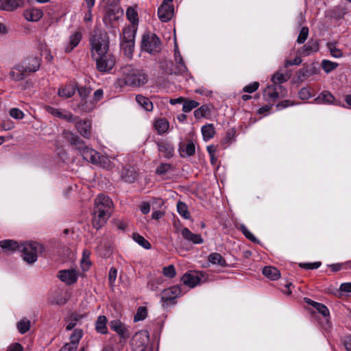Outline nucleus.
<instances>
[{
	"mask_svg": "<svg viewBox=\"0 0 351 351\" xmlns=\"http://www.w3.org/2000/svg\"><path fill=\"white\" fill-rule=\"evenodd\" d=\"M62 137L74 147L82 156L83 158L93 164H97L99 161H108V158L101 156L97 151L86 145L84 141L73 132L64 130L62 132Z\"/></svg>",
	"mask_w": 351,
	"mask_h": 351,
	"instance_id": "f257e3e1",
	"label": "nucleus"
},
{
	"mask_svg": "<svg viewBox=\"0 0 351 351\" xmlns=\"http://www.w3.org/2000/svg\"><path fill=\"white\" fill-rule=\"evenodd\" d=\"M113 203L111 199L104 194H99L95 199L92 223L96 229L101 228L111 216Z\"/></svg>",
	"mask_w": 351,
	"mask_h": 351,
	"instance_id": "f03ea898",
	"label": "nucleus"
},
{
	"mask_svg": "<svg viewBox=\"0 0 351 351\" xmlns=\"http://www.w3.org/2000/svg\"><path fill=\"white\" fill-rule=\"evenodd\" d=\"M123 75V81L126 85L141 86L147 82V76L141 69H134L132 65H127L121 68Z\"/></svg>",
	"mask_w": 351,
	"mask_h": 351,
	"instance_id": "7ed1b4c3",
	"label": "nucleus"
},
{
	"mask_svg": "<svg viewBox=\"0 0 351 351\" xmlns=\"http://www.w3.org/2000/svg\"><path fill=\"white\" fill-rule=\"evenodd\" d=\"M93 58L111 53L109 51V40L106 32H95L90 38Z\"/></svg>",
	"mask_w": 351,
	"mask_h": 351,
	"instance_id": "20e7f679",
	"label": "nucleus"
},
{
	"mask_svg": "<svg viewBox=\"0 0 351 351\" xmlns=\"http://www.w3.org/2000/svg\"><path fill=\"white\" fill-rule=\"evenodd\" d=\"M40 245L37 242L29 241L21 243L19 251L22 253L23 260L29 264L37 261L38 251Z\"/></svg>",
	"mask_w": 351,
	"mask_h": 351,
	"instance_id": "39448f33",
	"label": "nucleus"
},
{
	"mask_svg": "<svg viewBox=\"0 0 351 351\" xmlns=\"http://www.w3.org/2000/svg\"><path fill=\"white\" fill-rule=\"evenodd\" d=\"M141 49L149 54H156L161 51L160 38L154 34H146L142 37Z\"/></svg>",
	"mask_w": 351,
	"mask_h": 351,
	"instance_id": "423d86ee",
	"label": "nucleus"
},
{
	"mask_svg": "<svg viewBox=\"0 0 351 351\" xmlns=\"http://www.w3.org/2000/svg\"><path fill=\"white\" fill-rule=\"evenodd\" d=\"M34 62L33 66L28 64L21 65L17 64L14 66L12 71H10V75L14 81H20L23 80L27 76V73L35 72L38 70V60L36 59H32Z\"/></svg>",
	"mask_w": 351,
	"mask_h": 351,
	"instance_id": "0eeeda50",
	"label": "nucleus"
},
{
	"mask_svg": "<svg viewBox=\"0 0 351 351\" xmlns=\"http://www.w3.org/2000/svg\"><path fill=\"white\" fill-rule=\"evenodd\" d=\"M93 59L96 62L97 69L103 73L110 71L115 64V58L112 53H107Z\"/></svg>",
	"mask_w": 351,
	"mask_h": 351,
	"instance_id": "6e6552de",
	"label": "nucleus"
},
{
	"mask_svg": "<svg viewBox=\"0 0 351 351\" xmlns=\"http://www.w3.org/2000/svg\"><path fill=\"white\" fill-rule=\"evenodd\" d=\"M181 295V289L179 286H172L163 290L161 293V301L163 306H167L169 304H175V300Z\"/></svg>",
	"mask_w": 351,
	"mask_h": 351,
	"instance_id": "1a4fd4ad",
	"label": "nucleus"
},
{
	"mask_svg": "<svg viewBox=\"0 0 351 351\" xmlns=\"http://www.w3.org/2000/svg\"><path fill=\"white\" fill-rule=\"evenodd\" d=\"M149 341V332L147 330H141L136 332L132 338V344L138 351H145Z\"/></svg>",
	"mask_w": 351,
	"mask_h": 351,
	"instance_id": "9d476101",
	"label": "nucleus"
},
{
	"mask_svg": "<svg viewBox=\"0 0 351 351\" xmlns=\"http://www.w3.org/2000/svg\"><path fill=\"white\" fill-rule=\"evenodd\" d=\"M45 109L48 113L55 117L64 119L70 123H73L76 121L77 117H75L71 112L65 110L56 108L49 106H45Z\"/></svg>",
	"mask_w": 351,
	"mask_h": 351,
	"instance_id": "9b49d317",
	"label": "nucleus"
},
{
	"mask_svg": "<svg viewBox=\"0 0 351 351\" xmlns=\"http://www.w3.org/2000/svg\"><path fill=\"white\" fill-rule=\"evenodd\" d=\"M76 90L78 91V94L80 96L82 101L79 104V108L84 112H90L93 110V107L91 105H88L86 101V98L88 97L91 92V89L86 87H77Z\"/></svg>",
	"mask_w": 351,
	"mask_h": 351,
	"instance_id": "f8f14e48",
	"label": "nucleus"
},
{
	"mask_svg": "<svg viewBox=\"0 0 351 351\" xmlns=\"http://www.w3.org/2000/svg\"><path fill=\"white\" fill-rule=\"evenodd\" d=\"M110 328L116 332L121 339H128L130 337L128 328L119 319H114L110 322Z\"/></svg>",
	"mask_w": 351,
	"mask_h": 351,
	"instance_id": "ddd939ff",
	"label": "nucleus"
},
{
	"mask_svg": "<svg viewBox=\"0 0 351 351\" xmlns=\"http://www.w3.org/2000/svg\"><path fill=\"white\" fill-rule=\"evenodd\" d=\"M58 278L61 281L69 285L77 281L78 275L75 269H65L59 271Z\"/></svg>",
	"mask_w": 351,
	"mask_h": 351,
	"instance_id": "4468645a",
	"label": "nucleus"
},
{
	"mask_svg": "<svg viewBox=\"0 0 351 351\" xmlns=\"http://www.w3.org/2000/svg\"><path fill=\"white\" fill-rule=\"evenodd\" d=\"M281 85L268 86L263 91V97L269 102L274 103L279 98L278 89L282 88Z\"/></svg>",
	"mask_w": 351,
	"mask_h": 351,
	"instance_id": "2eb2a0df",
	"label": "nucleus"
},
{
	"mask_svg": "<svg viewBox=\"0 0 351 351\" xmlns=\"http://www.w3.org/2000/svg\"><path fill=\"white\" fill-rule=\"evenodd\" d=\"M173 12V5L161 4L158 9V16L161 21L167 22L171 19Z\"/></svg>",
	"mask_w": 351,
	"mask_h": 351,
	"instance_id": "dca6fc26",
	"label": "nucleus"
},
{
	"mask_svg": "<svg viewBox=\"0 0 351 351\" xmlns=\"http://www.w3.org/2000/svg\"><path fill=\"white\" fill-rule=\"evenodd\" d=\"M319 50V43L317 40H310L302 47L298 49L297 53L300 56H308L312 53L317 52Z\"/></svg>",
	"mask_w": 351,
	"mask_h": 351,
	"instance_id": "f3484780",
	"label": "nucleus"
},
{
	"mask_svg": "<svg viewBox=\"0 0 351 351\" xmlns=\"http://www.w3.org/2000/svg\"><path fill=\"white\" fill-rule=\"evenodd\" d=\"M75 128L84 138L89 139L91 137V123L89 121L80 120L76 122Z\"/></svg>",
	"mask_w": 351,
	"mask_h": 351,
	"instance_id": "a211bd4d",
	"label": "nucleus"
},
{
	"mask_svg": "<svg viewBox=\"0 0 351 351\" xmlns=\"http://www.w3.org/2000/svg\"><path fill=\"white\" fill-rule=\"evenodd\" d=\"M43 16V12L38 8H30L23 12V16L28 21H38Z\"/></svg>",
	"mask_w": 351,
	"mask_h": 351,
	"instance_id": "6ab92c4d",
	"label": "nucleus"
},
{
	"mask_svg": "<svg viewBox=\"0 0 351 351\" xmlns=\"http://www.w3.org/2000/svg\"><path fill=\"white\" fill-rule=\"evenodd\" d=\"M138 172L134 167H125L121 172V178L125 182L133 183L138 178Z\"/></svg>",
	"mask_w": 351,
	"mask_h": 351,
	"instance_id": "aec40b11",
	"label": "nucleus"
},
{
	"mask_svg": "<svg viewBox=\"0 0 351 351\" xmlns=\"http://www.w3.org/2000/svg\"><path fill=\"white\" fill-rule=\"evenodd\" d=\"M24 5V0H3L0 10L12 12Z\"/></svg>",
	"mask_w": 351,
	"mask_h": 351,
	"instance_id": "412c9836",
	"label": "nucleus"
},
{
	"mask_svg": "<svg viewBox=\"0 0 351 351\" xmlns=\"http://www.w3.org/2000/svg\"><path fill=\"white\" fill-rule=\"evenodd\" d=\"M182 237L194 244H201L204 243V239L199 234H193L189 228H184L181 230Z\"/></svg>",
	"mask_w": 351,
	"mask_h": 351,
	"instance_id": "4be33fe9",
	"label": "nucleus"
},
{
	"mask_svg": "<svg viewBox=\"0 0 351 351\" xmlns=\"http://www.w3.org/2000/svg\"><path fill=\"white\" fill-rule=\"evenodd\" d=\"M181 280L184 285L193 288L200 282L201 278L197 274L187 272L183 275Z\"/></svg>",
	"mask_w": 351,
	"mask_h": 351,
	"instance_id": "5701e85b",
	"label": "nucleus"
},
{
	"mask_svg": "<svg viewBox=\"0 0 351 351\" xmlns=\"http://www.w3.org/2000/svg\"><path fill=\"white\" fill-rule=\"evenodd\" d=\"M158 149L165 158H171L173 156L174 148L171 143L166 141H161L157 143Z\"/></svg>",
	"mask_w": 351,
	"mask_h": 351,
	"instance_id": "b1692460",
	"label": "nucleus"
},
{
	"mask_svg": "<svg viewBox=\"0 0 351 351\" xmlns=\"http://www.w3.org/2000/svg\"><path fill=\"white\" fill-rule=\"evenodd\" d=\"M179 152L181 157L193 156L195 153L194 143L191 140H189L186 144L181 143L179 145Z\"/></svg>",
	"mask_w": 351,
	"mask_h": 351,
	"instance_id": "393cba45",
	"label": "nucleus"
},
{
	"mask_svg": "<svg viewBox=\"0 0 351 351\" xmlns=\"http://www.w3.org/2000/svg\"><path fill=\"white\" fill-rule=\"evenodd\" d=\"M77 86L75 84H68L59 88L58 95L63 99H68L74 95Z\"/></svg>",
	"mask_w": 351,
	"mask_h": 351,
	"instance_id": "a878e982",
	"label": "nucleus"
},
{
	"mask_svg": "<svg viewBox=\"0 0 351 351\" xmlns=\"http://www.w3.org/2000/svg\"><path fill=\"white\" fill-rule=\"evenodd\" d=\"M316 73V69L312 65H304L298 71L297 79L299 82H303Z\"/></svg>",
	"mask_w": 351,
	"mask_h": 351,
	"instance_id": "bb28decb",
	"label": "nucleus"
},
{
	"mask_svg": "<svg viewBox=\"0 0 351 351\" xmlns=\"http://www.w3.org/2000/svg\"><path fill=\"white\" fill-rule=\"evenodd\" d=\"M314 101L317 104H337L335 97L328 90L322 91Z\"/></svg>",
	"mask_w": 351,
	"mask_h": 351,
	"instance_id": "cd10ccee",
	"label": "nucleus"
},
{
	"mask_svg": "<svg viewBox=\"0 0 351 351\" xmlns=\"http://www.w3.org/2000/svg\"><path fill=\"white\" fill-rule=\"evenodd\" d=\"M20 246L21 244L14 240L5 239L0 241V247L7 252H14L16 250L19 251Z\"/></svg>",
	"mask_w": 351,
	"mask_h": 351,
	"instance_id": "c85d7f7f",
	"label": "nucleus"
},
{
	"mask_svg": "<svg viewBox=\"0 0 351 351\" xmlns=\"http://www.w3.org/2000/svg\"><path fill=\"white\" fill-rule=\"evenodd\" d=\"M304 300L306 304L313 306L323 316H324V317L329 316V315H330L329 310L326 307V306H325L324 304L315 302L308 298H304Z\"/></svg>",
	"mask_w": 351,
	"mask_h": 351,
	"instance_id": "c756f323",
	"label": "nucleus"
},
{
	"mask_svg": "<svg viewBox=\"0 0 351 351\" xmlns=\"http://www.w3.org/2000/svg\"><path fill=\"white\" fill-rule=\"evenodd\" d=\"M82 38V34L80 32H75L71 34L69 37V42L68 45L65 48L66 52L71 51L75 47H76Z\"/></svg>",
	"mask_w": 351,
	"mask_h": 351,
	"instance_id": "7c9ffc66",
	"label": "nucleus"
},
{
	"mask_svg": "<svg viewBox=\"0 0 351 351\" xmlns=\"http://www.w3.org/2000/svg\"><path fill=\"white\" fill-rule=\"evenodd\" d=\"M263 274L265 277L271 280H276L280 276V271L276 267L272 266H265L263 269Z\"/></svg>",
	"mask_w": 351,
	"mask_h": 351,
	"instance_id": "2f4dec72",
	"label": "nucleus"
},
{
	"mask_svg": "<svg viewBox=\"0 0 351 351\" xmlns=\"http://www.w3.org/2000/svg\"><path fill=\"white\" fill-rule=\"evenodd\" d=\"M135 34L136 31L133 27H126L123 29L121 43L134 42Z\"/></svg>",
	"mask_w": 351,
	"mask_h": 351,
	"instance_id": "473e14b6",
	"label": "nucleus"
},
{
	"mask_svg": "<svg viewBox=\"0 0 351 351\" xmlns=\"http://www.w3.org/2000/svg\"><path fill=\"white\" fill-rule=\"evenodd\" d=\"M137 103L143 108L145 110L151 112L153 110V104L151 100L141 95H138L136 97Z\"/></svg>",
	"mask_w": 351,
	"mask_h": 351,
	"instance_id": "72a5a7b5",
	"label": "nucleus"
},
{
	"mask_svg": "<svg viewBox=\"0 0 351 351\" xmlns=\"http://www.w3.org/2000/svg\"><path fill=\"white\" fill-rule=\"evenodd\" d=\"M107 324V318L104 315H100L97 317V319L95 322V329L96 330L101 334H106L108 332V329L106 327Z\"/></svg>",
	"mask_w": 351,
	"mask_h": 351,
	"instance_id": "f704fd0d",
	"label": "nucleus"
},
{
	"mask_svg": "<svg viewBox=\"0 0 351 351\" xmlns=\"http://www.w3.org/2000/svg\"><path fill=\"white\" fill-rule=\"evenodd\" d=\"M208 261L213 265H218L221 267L227 265L225 258L219 253H211L208 258Z\"/></svg>",
	"mask_w": 351,
	"mask_h": 351,
	"instance_id": "c9c22d12",
	"label": "nucleus"
},
{
	"mask_svg": "<svg viewBox=\"0 0 351 351\" xmlns=\"http://www.w3.org/2000/svg\"><path fill=\"white\" fill-rule=\"evenodd\" d=\"M202 133L203 139L205 141H208L213 138L215 134V130L213 124H208L202 126Z\"/></svg>",
	"mask_w": 351,
	"mask_h": 351,
	"instance_id": "e433bc0d",
	"label": "nucleus"
},
{
	"mask_svg": "<svg viewBox=\"0 0 351 351\" xmlns=\"http://www.w3.org/2000/svg\"><path fill=\"white\" fill-rule=\"evenodd\" d=\"M155 129L160 134L165 133L169 128V122L164 119H158L154 124Z\"/></svg>",
	"mask_w": 351,
	"mask_h": 351,
	"instance_id": "4c0bfd02",
	"label": "nucleus"
},
{
	"mask_svg": "<svg viewBox=\"0 0 351 351\" xmlns=\"http://www.w3.org/2000/svg\"><path fill=\"white\" fill-rule=\"evenodd\" d=\"M210 110L208 105H203L194 111V116L196 119L208 117L210 116Z\"/></svg>",
	"mask_w": 351,
	"mask_h": 351,
	"instance_id": "58836bf2",
	"label": "nucleus"
},
{
	"mask_svg": "<svg viewBox=\"0 0 351 351\" xmlns=\"http://www.w3.org/2000/svg\"><path fill=\"white\" fill-rule=\"evenodd\" d=\"M31 322L27 318L21 319L16 324L17 330L21 334H25L29 330Z\"/></svg>",
	"mask_w": 351,
	"mask_h": 351,
	"instance_id": "ea45409f",
	"label": "nucleus"
},
{
	"mask_svg": "<svg viewBox=\"0 0 351 351\" xmlns=\"http://www.w3.org/2000/svg\"><path fill=\"white\" fill-rule=\"evenodd\" d=\"M121 48L125 56L131 58L134 52V42L121 43Z\"/></svg>",
	"mask_w": 351,
	"mask_h": 351,
	"instance_id": "a19ab883",
	"label": "nucleus"
},
{
	"mask_svg": "<svg viewBox=\"0 0 351 351\" xmlns=\"http://www.w3.org/2000/svg\"><path fill=\"white\" fill-rule=\"evenodd\" d=\"M132 239L143 248L146 250H149L151 248V244L143 236L137 233H134L132 234Z\"/></svg>",
	"mask_w": 351,
	"mask_h": 351,
	"instance_id": "79ce46f5",
	"label": "nucleus"
},
{
	"mask_svg": "<svg viewBox=\"0 0 351 351\" xmlns=\"http://www.w3.org/2000/svg\"><path fill=\"white\" fill-rule=\"evenodd\" d=\"M177 210L183 218L186 219L190 218V213L188 210V207L185 203L182 202H179L177 204Z\"/></svg>",
	"mask_w": 351,
	"mask_h": 351,
	"instance_id": "37998d69",
	"label": "nucleus"
},
{
	"mask_svg": "<svg viewBox=\"0 0 351 351\" xmlns=\"http://www.w3.org/2000/svg\"><path fill=\"white\" fill-rule=\"evenodd\" d=\"M127 19L134 25L138 23V17L137 12L134 8L129 7L126 10Z\"/></svg>",
	"mask_w": 351,
	"mask_h": 351,
	"instance_id": "c03bdc74",
	"label": "nucleus"
},
{
	"mask_svg": "<svg viewBox=\"0 0 351 351\" xmlns=\"http://www.w3.org/2000/svg\"><path fill=\"white\" fill-rule=\"evenodd\" d=\"M322 69L326 73H328L332 71L335 70L338 66V63L334 62L328 60H324L322 62Z\"/></svg>",
	"mask_w": 351,
	"mask_h": 351,
	"instance_id": "a18cd8bd",
	"label": "nucleus"
},
{
	"mask_svg": "<svg viewBox=\"0 0 351 351\" xmlns=\"http://www.w3.org/2000/svg\"><path fill=\"white\" fill-rule=\"evenodd\" d=\"M147 315V310L145 306H140L138 308L136 313L134 317V321L135 322L143 320Z\"/></svg>",
	"mask_w": 351,
	"mask_h": 351,
	"instance_id": "49530a36",
	"label": "nucleus"
},
{
	"mask_svg": "<svg viewBox=\"0 0 351 351\" xmlns=\"http://www.w3.org/2000/svg\"><path fill=\"white\" fill-rule=\"evenodd\" d=\"M327 47L332 57L339 58L343 56V52L341 51V49L337 48L335 44L328 43L327 44Z\"/></svg>",
	"mask_w": 351,
	"mask_h": 351,
	"instance_id": "de8ad7c7",
	"label": "nucleus"
},
{
	"mask_svg": "<svg viewBox=\"0 0 351 351\" xmlns=\"http://www.w3.org/2000/svg\"><path fill=\"white\" fill-rule=\"evenodd\" d=\"M199 106V103L195 100H188L183 104L182 110L184 112H189L193 109L197 108Z\"/></svg>",
	"mask_w": 351,
	"mask_h": 351,
	"instance_id": "09e8293b",
	"label": "nucleus"
},
{
	"mask_svg": "<svg viewBox=\"0 0 351 351\" xmlns=\"http://www.w3.org/2000/svg\"><path fill=\"white\" fill-rule=\"evenodd\" d=\"M171 169V165L169 163H160V165L156 168V173L158 175L162 176L166 174Z\"/></svg>",
	"mask_w": 351,
	"mask_h": 351,
	"instance_id": "8fccbe9b",
	"label": "nucleus"
},
{
	"mask_svg": "<svg viewBox=\"0 0 351 351\" xmlns=\"http://www.w3.org/2000/svg\"><path fill=\"white\" fill-rule=\"evenodd\" d=\"M89 252L84 251L83 257L80 261L82 268L84 271H87L90 265V261H89Z\"/></svg>",
	"mask_w": 351,
	"mask_h": 351,
	"instance_id": "3c124183",
	"label": "nucleus"
},
{
	"mask_svg": "<svg viewBox=\"0 0 351 351\" xmlns=\"http://www.w3.org/2000/svg\"><path fill=\"white\" fill-rule=\"evenodd\" d=\"M162 274L166 277L173 278L176 275L175 267L173 265H169L163 267Z\"/></svg>",
	"mask_w": 351,
	"mask_h": 351,
	"instance_id": "603ef678",
	"label": "nucleus"
},
{
	"mask_svg": "<svg viewBox=\"0 0 351 351\" xmlns=\"http://www.w3.org/2000/svg\"><path fill=\"white\" fill-rule=\"evenodd\" d=\"M308 36V28L307 27H303L297 38V43L299 44H303L307 39Z\"/></svg>",
	"mask_w": 351,
	"mask_h": 351,
	"instance_id": "864d4df0",
	"label": "nucleus"
},
{
	"mask_svg": "<svg viewBox=\"0 0 351 351\" xmlns=\"http://www.w3.org/2000/svg\"><path fill=\"white\" fill-rule=\"evenodd\" d=\"M241 232L245 235V237L250 240L253 243H258V239L254 237V235L247 229V228L244 226L241 225L240 228Z\"/></svg>",
	"mask_w": 351,
	"mask_h": 351,
	"instance_id": "5fc2aeb1",
	"label": "nucleus"
},
{
	"mask_svg": "<svg viewBox=\"0 0 351 351\" xmlns=\"http://www.w3.org/2000/svg\"><path fill=\"white\" fill-rule=\"evenodd\" d=\"M329 267L331 268V269L336 272L341 269H348L349 267H351V261L343 263H336L329 265Z\"/></svg>",
	"mask_w": 351,
	"mask_h": 351,
	"instance_id": "6e6d98bb",
	"label": "nucleus"
},
{
	"mask_svg": "<svg viewBox=\"0 0 351 351\" xmlns=\"http://www.w3.org/2000/svg\"><path fill=\"white\" fill-rule=\"evenodd\" d=\"M82 337V332L80 330H75L73 335L71 336L70 339L71 342L69 343H73L75 346V348H77V344L80 339Z\"/></svg>",
	"mask_w": 351,
	"mask_h": 351,
	"instance_id": "4d7b16f0",
	"label": "nucleus"
},
{
	"mask_svg": "<svg viewBox=\"0 0 351 351\" xmlns=\"http://www.w3.org/2000/svg\"><path fill=\"white\" fill-rule=\"evenodd\" d=\"M188 71V69L185 64H180L176 65V66L172 69L171 73H174L176 75H184Z\"/></svg>",
	"mask_w": 351,
	"mask_h": 351,
	"instance_id": "13d9d810",
	"label": "nucleus"
},
{
	"mask_svg": "<svg viewBox=\"0 0 351 351\" xmlns=\"http://www.w3.org/2000/svg\"><path fill=\"white\" fill-rule=\"evenodd\" d=\"M298 97L300 99L306 100L311 98L312 95L308 88H302L298 92Z\"/></svg>",
	"mask_w": 351,
	"mask_h": 351,
	"instance_id": "bf43d9fd",
	"label": "nucleus"
},
{
	"mask_svg": "<svg viewBox=\"0 0 351 351\" xmlns=\"http://www.w3.org/2000/svg\"><path fill=\"white\" fill-rule=\"evenodd\" d=\"M259 87V83L257 82H254L252 84H250L243 87V91L248 93H252L255 92Z\"/></svg>",
	"mask_w": 351,
	"mask_h": 351,
	"instance_id": "052dcab7",
	"label": "nucleus"
},
{
	"mask_svg": "<svg viewBox=\"0 0 351 351\" xmlns=\"http://www.w3.org/2000/svg\"><path fill=\"white\" fill-rule=\"evenodd\" d=\"M272 82L274 84H281L287 80V78L285 77V75L280 73H276L274 74L271 78Z\"/></svg>",
	"mask_w": 351,
	"mask_h": 351,
	"instance_id": "680f3d73",
	"label": "nucleus"
},
{
	"mask_svg": "<svg viewBox=\"0 0 351 351\" xmlns=\"http://www.w3.org/2000/svg\"><path fill=\"white\" fill-rule=\"evenodd\" d=\"M10 115L16 119H21L23 118V112L18 108H12L10 110Z\"/></svg>",
	"mask_w": 351,
	"mask_h": 351,
	"instance_id": "e2e57ef3",
	"label": "nucleus"
},
{
	"mask_svg": "<svg viewBox=\"0 0 351 351\" xmlns=\"http://www.w3.org/2000/svg\"><path fill=\"white\" fill-rule=\"evenodd\" d=\"M320 262H315L312 263H300L299 266L302 268H304L306 269H317L320 267Z\"/></svg>",
	"mask_w": 351,
	"mask_h": 351,
	"instance_id": "0e129e2a",
	"label": "nucleus"
},
{
	"mask_svg": "<svg viewBox=\"0 0 351 351\" xmlns=\"http://www.w3.org/2000/svg\"><path fill=\"white\" fill-rule=\"evenodd\" d=\"M117 274V270L114 267L110 268L109 273H108V280L109 283L111 286L113 285L114 282H115Z\"/></svg>",
	"mask_w": 351,
	"mask_h": 351,
	"instance_id": "69168bd1",
	"label": "nucleus"
},
{
	"mask_svg": "<svg viewBox=\"0 0 351 351\" xmlns=\"http://www.w3.org/2000/svg\"><path fill=\"white\" fill-rule=\"evenodd\" d=\"M302 63V59L297 56L293 60H287L285 62V66L287 68L292 65H299Z\"/></svg>",
	"mask_w": 351,
	"mask_h": 351,
	"instance_id": "338daca9",
	"label": "nucleus"
},
{
	"mask_svg": "<svg viewBox=\"0 0 351 351\" xmlns=\"http://www.w3.org/2000/svg\"><path fill=\"white\" fill-rule=\"evenodd\" d=\"M6 351H23V347L19 343H12Z\"/></svg>",
	"mask_w": 351,
	"mask_h": 351,
	"instance_id": "774afa93",
	"label": "nucleus"
}]
</instances>
